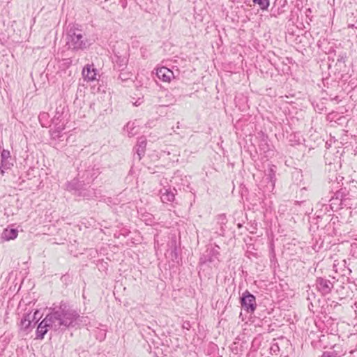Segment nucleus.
Returning a JSON list of instances; mask_svg holds the SVG:
<instances>
[{
  "instance_id": "15",
  "label": "nucleus",
  "mask_w": 357,
  "mask_h": 357,
  "mask_svg": "<svg viewBox=\"0 0 357 357\" xmlns=\"http://www.w3.org/2000/svg\"><path fill=\"white\" fill-rule=\"evenodd\" d=\"M167 245L169 248L167 250L166 255H169L173 261L176 260L178 258V252L176 238H172Z\"/></svg>"
},
{
  "instance_id": "7",
  "label": "nucleus",
  "mask_w": 357,
  "mask_h": 357,
  "mask_svg": "<svg viewBox=\"0 0 357 357\" xmlns=\"http://www.w3.org/2000/svg\"><path fill=\"white\" fill-rule=\"evenodd\" d=\"M85 182H82V179L79 178L77 174V177L69 181L66 184L67 190L69 191L77 192L79 196L91 199L96 197V192L93 189H86Z\"/></svg>"
},
{
  "instance_id": "20",
  "label": "nucleus",
  "mask_w": 357,
  "mask_h": 357,
  "mask_svg": "<svg viewBox=\"0 0 357 357\" xmlns=\"http://www.w3.org/2000/svg\"><path fill=\"white\" fill-rule=\"evenodd\" d=\"M10 157V153L8 150L3 149L1 153V165L3 169H8L10 168L11 164L8 162V159Z\"/></svg>"
},
{
  "instance_id": "55",
  "label": "nucleus",
  "mask_w": 357,
  "mask_h": 357,
  "mask_svg": "<svg viewBox=\"0 0 357 357\" xmlns=\"http://www.w3.org/2000/svg\"><path fill=\"white\" fill-rule=\"evenodd\" d=\"M349 182H350V180L347 181L346 183H347V184H349Z\"/></svg>"
},
{
  "instance_id": "23",
  "label": "nucleus",
  "mask_w": 357,
  "mask_h": 357,
  "mask_svg": "<svg viewBox=\"0 0 357 357\" xmlns=\"http://www.w3.org/2000/svg\"><path fill=\"white\" fill-rule=\"evenodd\" d=\"M64 107L60 105L59 107H56L55 115L52 119V122H56L58 121H63V112H64Z\"/></svg>"
},
{
  "instance_id": "24",
  "label": "nucleus",
  "mask_w": 357,
  "mask_h": 357,
  "mask_svg": "<svg viewBox=\"0 0 357 357\" xmlns=\"http://www.w3.org/2000/svg\"><path fill=\"white\" fill-rule=\"evenodd\" d=\"M114 63L115 66L118 67L119 69L123 68V67L127 65V59L126 57H121L117 55L114 56Z\"/></svg>"
},
{
  "instance_id": "35",
  "label": "nucleus",
  "mask_w": 357,
  "mask_h": 357,
  "mask_svg": "<svg viewBox=\"0 0 357 357\" xmlns=\"http://www.w3.org/2000/svg\"><path fill=\"white\" fill-rule=\"evenodd\" d=\"M182 327H183V328L189 331L190 328H191V324L189 321H185L183 322Z\"/></svg>"
},
{
  "instance_id": "10",
  "label": "nucleus",
  "mask_w": 357,
  "mask_h": 357,
  "mask_svg": "<svg viewBox=\"0 0 357 357\" xmlns=\"http://www.w3.org/2000/svg\"><path fill=\"white\" fill-rule=\"evenodd\" d=\"M241 305L242 308L248 313L252 314L257 308L255 296L248 290H245L241 296Z\"/></svg>"
},
{
  "instance_id": "14",
  "label": "nucleus",
  "mask_w": 357,
  "mask_h": 357,
  "mask_svg": "<svg viewBox=\"0 0 357 357\" xmlns=\"http://www.w3.org/2000/svg\"><path fill=\"white\" fill-rule=\"evenodd\" d=\"M156 75L158 77V79L164 82H169L171 79L174 77L173 72L166 67H161L157 68Z\"/></svg>"
},
{
  "instance_id": "41",
  "label": "nucleus",
  "mask_w": 357,
  "mask_h": 357,
  "mask_svg": "<svg viewBox=\"0 0 357 357\" xmlns=\"http://www.w3.org/2000/svg\"><path fill=\"white\" fill-rule=\"evenodd\" d=\"M343 110H344L343 107H339L338 108H336V113L343 114L344 113Z\"/></svg>"
},
{
  "instance_id": "43",
  "label": "nucleus",
  "mask_w": 357,
  "mask_h": 357,
  "mask_svg": "<svg viewBox=\"0 0 357 357\" xmlns=\"http://www.w3.org/2000/svg\"><path fill=\"white\" fill-rule=\"evenodd\" d=\"M332 356L330 354L329 352H324L323 354V356L321 357H331Z\"/></svg>"
},
{
  "instance_id": "26",
  "label": "nucleus",
  "mask_w": 357,
  "mask_h": 357,
  "mask_svg": "<svg viewBox=\"0 0 357 357\" xmlns=\"http://www.w3.org/2000/svg\"><path fill=\"white\" fill-rule=\"evenodd\" d=\"M273 167H275V166H270L268 167V169H267V171H266V173H265V175L267 177L266 178L269 180V181H271V183H274L275 182V170L273 169Z\"/></svg>"
},
{
  "instance_id": "59",
  "label": "nucleus",
  "mask_w": 357,
  "mask_h": 357,
  "mask_svg": "<svg viewBox=\"0 0 357 357\" xmlns=\"http://www.w3.org/2000/svg\"><path fill=\"white\" fill-rule=\"evenodd\" d=\"M356 36H357V32L356 33Z\"/></svg>"
},
{
  "instance_id": "52",
  "label": "nucleus",
  "mask_w": 357,
  "mask_h": 357,
  "mask_svg": "<svg viewBox=\"0 0 357 357\" xmlns=\"http://www.w3.org/2000/svg\"><path fill=\"white\" fill-rule=\"evenodd\" d=\"M354 312H355V314H356V317H357V308H356Z\"/></svg>"
},
{
  "instance_id": "39",
  "label": "nucleus",
  "mask_w": 357,
  "mask_h": 357,
  "mask_svg": "<svg viewBox=\"0 0 357 357\" xmlns=\"http://www.w3.org/2000/svg\"><path fill=\"white\" fill-rule=\"evenodd\" d=\"M334 117H335V115L333 114V113H329L327 115V120L332 122L333 121Z\"/></svg>"
},
{
  "instance_id": "49",
  "label": "nucleus",
  "mask_w": 357,
  "mask_h": 357,
  "mask_svg": "<svg viewBox=\"0 0 357 357\" xmlns=\"http://www.w3.org/2000/svg\"><path fill=\"white\" fill-rule=\"evenodd\" d=\"M305 190H306L305 188H303L302 189H301V192L305 191Z\"/></svg>"
},
{
  "instance_id": "57",
  "label": "nucleus",
  "mask_w": 357,
  "mask_h": 357,
  "mask_svg": "<svg viewBox=\"0 0 357 357\" xmlns=\"http://www.w3.org/2000/svg\"><path fill=\"white\" fill-rule=\"evenodd\" d=\"M328 68H331V64H328Z\"/></svg>"
},
{
  "instance_id": "1",
  "label": "nucleus",
  "mask_w": 357,
  "mask_h": 357,
  "mask_svg": "<svg viewBox=\"0 0 357 357\" xmlns=\"http://www.w3.org/2000/svg\"><path fill=\"white\" fill-rule=\"evenodd\" d=\"M86 317L80 316L75 310L61 304L54 308L39 323L36 329V339L43 340L49 330L65 331L86 323Z\"/></svg>"
},
{
  "instance_id": "8",
  "label": "nucleus",
  "mask_w": 357,
  "mask_h": 357,
  "mask_svg": "<svg viewBox=\"0 0 357 357\" xmlns=\"http://www.w3.org/2000/svg\"><path fill=\"white\" fill-rule=\"evenodd\" d=\"M346 59V54H340L337 61L336 62V70H339V73H341V77H340V81L338 82L336 90L339 87H341L342 90H347L349 88V91H351L353 89L352 86H349V83L347 84L345 89L343 87V85L346 84L345 82L347 80V78L350 77V76L348 75L349 67L344 64Z\"/></svg>"
},
{
  "instance_id": "32",
  "label": "nucleus",
  "mask_w": 357,
  "mask_h": 357,
  "mask_svg": "<svg viewBox=\"0 0 357 357\" xmlns=\"http://www.w3.org/2000/svg\"><path fill=\"white\" fill-rule=\"evenodd\" d=\"M348 122V119L347 117L344 116H341L338 118H336V124L338 126H341V127L343 126L344 124H347Z\"/></svg>"
},
{
  "instance_id": "21",
  "label": "nucleus",
  "mask_w": 357,
  "mask_h": 357,
  "mask_svg": "<svg viewBox=\"0 0 357 357\" xmlns=\"http://www.w3.org/2000/svg\"><path fill=\"white\" fill-rule=\"evenodd\" d=\"M161 192V200L164 203L172 202L174 200L175 195L174 192L170 189L165 190V192Z\"/></svg>"
},
{
  "instance_id": "40",
  "label": "nucleus",
  "mask_w": 357,
  "mask_h": 357,
  "mask_svg": "<svg viewBox=\"0 0 357 357\" xmlns=\"http://www.w3.org/2000/svg\"><path fill=\"white\" fill-rule=\"evenodd\" d=\"M325 146H326V149H330V148L331 147V146H332V139H331L329 142H328V141H327V142H326Z\"/></svg>"
},
{
  "instance_id": "47",
  "label": "nucleus",
  "mask_w": 357,
  "mask_h": 357,
  "mask_svg": "<svg viewBox=\"0 0 357 357\" xmlns=\"http://www.w3.org/2000/svg\"><path fill=\"white\" fill-rule=\"evenodd\" d=\"M2 169H3V167H2V165H0V171H1V174H3L4 171H3Z\"/></svg>"
},
{
  "instance_id": "56",
  "label": "nucleus",
  "mask_w": 357,
  "mask_h": 357,
  "mask_svg": "<svg viewBox=\"0 0 357 357\" xmlns=\"http://www.w3.org/2000/svg\"><path fill=\"white\" fill-rule=\"evenodd\" d=\"M354 351L351 350L349 353H350V354H352V353H354Z\"/></svg>"
},
{
  "instance_id": "42",
  "label": "nucleus",
  "mask_w": 357,
  "mask_h": 357,
  "mask_svg": "<svg viewBox=\"0 0 357 357\" xmlns=\"http://www.w3.org/2000/svg\"><path fill=\"white\" fill-rule=\"evenodd\" d=\"M332 204H333L332 203H331V204H330L329 205L324 204V206H325V210H326V211H329L328 210V206H329V207H330V209H331V211H333V206H332Z\"/></svg>"
},
{
  "instance_id": "58",
  "label": "nucleus",
  "mask_w": 357,
  "mask_h": 357,
  "mask_svg": "<svg viewBox=\"0 0 357 357\" xmlns=\"http://www.w3.org/2000/svg\"><path fill=\"white\" fill-rule=\"evenodd\" d=\"M168 105H161L162 107L167 106Z\"/></svg>"
},
{
  "instance_id": "4",
  "label": "nucleus",
  "mask_w": 357,
  "mask_h": 357,
  "mask_svg": "<svg viewBox=\"0 0 357 357\" xmlns=\"http://www.w3.org/2000/svg\"><path fill=\"white\" fill-rule=\"evenodd\" d=\"M351 270L349 268L343 269L342 274V280L336 279V300L351 299L353 291L350 287L349 278Z\"/></svg>"
},
{
  "instance_id": "34",
  "label": "nucleus",
  "mask_w": 357,
  "mask_h": 357,
  "mask_svg": "<svg viewBox=\"0 0 357 357\" xmlns=\"http://www.w3.org/2000/svg\"><path fill=\"white\" fill-rule=\"evenodd\" d=\"M271 354H275L280 351L279 346L277 343L273 344L270 348Z\"/></svg>"
},
{
  "instance_id": "46",
  "label": "nucleus",
  "mask_w": 357,
  "mask_h": 357,
  "mask_svg": "<svg viewBox=\"0 0 357 357\" xmlns=\"http://www.w3.org/2000/svg\"><path fill=\"white\" fill-rule=\"evenodd\" d=\"M334 199V195H331V196L329 198L328 202H331Z\"/></svg>"
},
{
  "instance_id": "18",
  "label": "nucleus",
  "mask_w": 357,
  "mask_h": 357,
  "mask_svg": "<svg viewBox=\"0 0 357 357\" xmlns=\"http://www.w3.org/2000/svg\"><path fill=\"white\" fill-rule=\"evenodd\" d=\"M18 234V230L17 229H4L1 234V238L3 241H8L13 240L17 238Z\"/></svg>"
},
{
  "instance_id": "44",
  "label": "nucleus",
  "mask_w": 357,
  "mask_h": 357,
  "mask_svg": "<svg viewBox=\"0 0 357 357\" xmlns=\"http://www.w3.org/2000/svg\"><path fill=\"white\" fill-rule=\"evenodd\" d=\"M350 27H351V28L355 27L357 29V26L354 24H350V23L348 24V28H350Z\"/></svg>"
},
{
  "instance_id": "11",
  "label": "nucleus",
  "mask_w": 357,
  "mask_h": 357,
  "mask_svg": "<svg viewBox=\"0 0 357 357\" xmlns=\"http://www.w3.org/2000/svg\"><path fill=\"white\" fill-rule=\"evenodd\" d=\"M354 301L351 299L336 300V314L345 317L352 314Z\"/></svg>"
},
{
  "instance_id": "9",
  "label": "nucleus",
  "mask_w": 357,
  "mask_h": 357,
  "mask_svg": "<svg viewBox=\"0 0 357 357\" xmlns=\"http://www.w3.org/2000/svg\"><path fill=\"white\" fill-rule=\"evenodd\" d=\"M220 247L218 245H208L206 250L202 253L199 259V263L201 264L207 263H213L215 261H219L220 256Z\"/></svg>"
},
{
  "instance_id": "33",
  "label": "nucleus",
  "mask_w": 357,
  "mask_h": 357,
  "mask_svg": "<svg viewBox=\"0 0 357 357\" xmlns=\"http://www.w3.org/2000/svg\"><path fill=\"white\" fill-rule=\"evenodd\" d=\"M50 135L52 136V138L53 139H57L61 137V133L58 132L56 130H54V128H52L50 130Z\"/></svg>"
},
{
  "instance_id": "37",
  "label": "nucleus",
  "mask_w": 357,
  "mask_h": 357,
  "mask_svg": "<svg viewBox=\"0 0 357 357\" xmlns=\"http://www.w3.org/2000/svg\"><path fill=\"white\" fill-rule=\"evenodd\" d=\"M338 215H340V219L341 220H339V216L337 215H336L335 218L337 219V222H347L346 218H343L342 217V213H338Z\"/></svg>"
},
{
  "instance_id": "22",
  "label": "nucleus",
  "mask_w": 357,
  "mask_h": 357,
  "mask_svg": "<svg viewBox=\"0 0 357 357\" xmlns=\"http://www.w3.org/2000/svg\"><path fill=\"white\" fill-rule=\"evenodd\" d=\"M38 120L43 127H50L52 126V119L50 120V115L48 113H40L38 116Z\"/></svg>"
},
{
  "instance_id": "60",
  "label": "nucleus",
  "mask_w": 357,
  "mask_h": 357,
  "mask_svg": "<svg viewBox=\"0 0 357 357\" xmlns=\"http://www.w3.org/2000/svg\"><path fill=\"white\" fill-rule=\"evenodd\" d=\"M335 1V0H333V2Z\"/></svg>"
},
{
  "instance_id": "36",
  "label": "nucleus",
  "mask_w": 357,
  "mask_h": 357,
  "mask_svg": "<svg viewBox=\"0 0 357 357\" xmlns=\"http://www.w3.org/2000/svg\"><path fill=\"white\" fill-rule=\"evenodd\" d=\"M39 314H40L39 311L36 310V311L34 312V314H33V315H31V319L32 318V319H31V320L32 321V323H34V322H35V321H34L35 320H36V319H39V318H38V315H39Z\"/></svg>"
},
{
  "instance_id": "27",
  "label": "nucleus",
  "mask_w": 357,
  "mask_h": 357,
  "mask_svg": "<svg viewBox=\"0 0 357 357\" xmlns=\"http://www.w3.org/2000/svg\"><path fill=\"white\" fill-rule=\"evenodd\" d=\"M135 128V123L128 122L125 126L124 130L127 131L128 137H131L136 135V132L134 130Z\"/></svg>"
},
{
  "instance_id": "16",
  "label": "nucleus",
  "mask_w": 357,
  "mask_h": 357,
  "mask_svg": "<svg viewBox=\"0 0 357 357\" xmlns=\"http://www.w3.org/2000/svg\"><path fill=\"white\" fill-rule=\"evenodd\" d=\"M146 146V139L145 137H140L136 145V153L138 157V160H140L144 155Z\"/></svg>"
},
{
  "instance_id": "53",
  "label": "nucleus",
  "mask_w": 357,
  "mask_h": 357,
  "mask_svg": "<svg viewBox=\"0 0 357 357\" xmlns=\"http://www.w3.org/2000/svg\"><path fill=\"white\" fill-rule=\"evenodd\" d=\"M340 130L341 132H344V130L342 128H341Z\"/></svg>"
},
{
  "instance_id": "12",
  "label": "nucleus",
  "mask_w": 357,
  "mask_h": 357,
  "mask_svg": "<svg viewBox=\"0 0 357 357\" xmlns=\"http://www.w3.org/2000/svg\"><path fill=\"white\" fill-rule=\"evenodd\" d=\"M82 75L86 81H94L96 79L98 70L93 64H87L83 68Z\"/></svg>"
},
{
  "instance_id": "38",
  "label": "nucleus",
  "mask_w": 357,
  "mask_h": 357,
  "mask_svg": "<svg viewBox=\"0 0 357 357\" xmlns=\"http://www.w3.org/2000/svg\"><path fill=\"white\" fill-rule=\"evenodd\" d=\"M119 3L121 4V7L125 9L127 7L128 2L127 0H119Z\"/></svg>"
},
{
  "instance_id": "2",
  "label": "nucleus",
  "mask_w": 357,
  "mask_h": 357,
  "mask_svg": "<svg viewBox=\"0 0 357 357\" xmlns=\"http://www.w3.org/2000/svg\"><path fill=\"white\" fill-rule=\"evenodd\" d=\"M67 44L75 51L84 50L91 45L84 31L77 24H70L67 27Z\"/></svg>"
},
{
  "instance_id": "6",
  "label": "nucleus",
  "mask_w": 357,
  "mask_h": 357,
  "mask_svg": "<svg viewBox=\"0 0 357 357\" xmlns=\"http://www.w3.org/2000/svg\"><path fill=\"white\" fill-rule=\"evenodd\" d=\"M341 178L339 180L337 177H336V188H338L340 187V189L336 190V200L340 199V205L341 206V208H340L343 209V206H346L345 210L343 211V213L348 215L351 213V207L349 206L351 204L349 203L350 199L348 197L349 195V190L347 189L346 186L344 185L343 180L344 178L343 176H340Z\"/></svg>"
},
{
  "instance_id": "31",
  "label": "nucleus",
  "mask_w": 357,
  "mask_h": 357,
  "mask_svg": "<svg viewBox=\"0 0 357 357\" xmlns=\"http://www.w3.org/2000/svg\"><path fill=\"white\" fill-rule=\"evenodd\" d=\"M333 153L331 151H327L324 155V160L326 165L331 166L333 163Z\"/></svg>"
},
{
  "instance_id": "45",
  "label": "nucleus",
  "mask_w": 357,
  "mask_h": 357,
  "mask_svg": "<svg viewBox=\"0 0 357 357\" xmlns=\"http://www.w3.org/2000/svg\"><path fill=\"white\" fill-rule=\"evenodd\" d=\"M339 97H340V96H336V98H335L336 102H337V103H339L340 102L342 101V100H339Z\"/></svg>"
},
{
  "instance_id": "19",
  "label": "nucleus",
  "mask_w": 357,
  "mask_h": 357,
  "mask_svg": "<svg viewBox=\"0 0 357 357\" xmlns=\"http://www.w3.org/2000/svg\"><path fill=\"white\" fill-rule=\"evenodd\" d=\"M120 73L119 75V79L122 81V82H133V74L124 68L119 69Z\"/></svg>"
},
{
  "instance_id": "54",
  "label": "nucleus",
  "mask_w": 357,
  "mask_h": 357,
  "mask_svg": "<svg viewBox=\"0 0 357 357\" xmlns=\"http://www.w3.org/2000/svg\"><path fill=\"white\" fill-rule=\"evenodd\" d=\"M321 200H323V201H324V202H326V201H327L326 199H324V198H321Z\"/></svg>"
},
{
  "instance_id": "13",
  "label": "nucleus",
  "mask_w": 357,
  "mask_h": 357,
  "mask_svg": "<svg viewBox=\"0 0 357 357\" xmlns=\"http://www.w3.org/2000/svg\"><path fill=\"white\" fill-rule=\"evenodd\" d=\"M317 287L323 294H329L333 287V284L328 280L319 278L317 280Z\"/></svg>"
},
{
  "instance_id": "51",
  "label": "nucleus",
  "mask_w": 357,
  "mask_h": 357,
  "mask_svg": "<svg viewBox=\"0 0 357 357\" xmlns=\"http://www.w3.org/2000/svg\"><path fill=\"white\" fill-rule=\"evenodd\" d=\"M241 227H242V225H241V224H240V223H239V224H238V228H241Z\"/></svg>"
},
{
  "instance_id": "29",
  "label": "nucleus",
  "mask_w": 357,
  "mask_h": 357,
  "mask_svg": "<svg viewBox=\"0 0 357 357\" xmlns=\"http://www.w3.org/2000/svg\"><path fill=\"white\" fill-rule=\"evenodd\" d=\"M255 4H257L261 10H266L269 6V0H252Z\"/></svg>"
},
{
  "instance_id": "28",
  "label": "nucleus",
  "mask_w": 357,
  "mask_h": 357,
  "mask_svg": "<svg viewBox=\"0 0 357 357\" xmlns=\"http://www.w3.org/2000/svg\"><path fill=\"white\" fill-rule=\"evenodd\" d=\"M346 261L345 259H341V261L340 262H338L336 264V273H339V270L340 271V280H342V271H343V269L344 268H348L347 267H346Z\"/></svg>"
},
{
  "instance_id": "17",
  "label": "nucleus",
  "mask_w": 357,
  "mask_h": 357,
  "mask_svg": "<svg viewBox=\"0 0 357 357\" xmlns=\"http://www.w3.org/2000/svg\"><path fill=\"white\" fill-rule=\"evenodd\" d=\"M31 314H24L23 317L21 319L20 321V328L23 331H27L30 328H33L36 325V324L38 322V320L36 321L32 325V321L31 320Z\"/></svg>"
},
{
  "instance_id": "3",
  "label": "nucleus",
  "mask_w": 357,
  "mask_h": 357,
  "mask_svg": "<svg viewBox=\"0 0 357 357\" xmlns=\"http://www.w3.org/2000/svg\"><path fill=\"white\" fill-rule=\"evenodd\" d=\"M100 165L93 161L87 160L82 161L77 167V174L82 182H85L87 185L91 183L100 174Z\"/></svg>"
},
{
  "instance_id": "50",
  "label": "nucleus",
  "mask_w": 357,
  "mask_h": 357,
  "mask_svg": "<svg viewBox=\"0 0 357 357\" xmlns=\"http://www.w3.org/2000/svg\"><path fill=\"white\" fill-rule=\"evenodd\" d=\"M135 104V105H140V102H138V101H137Z\"/></svg>"
},
{
  "instance_id": "48",
  "label": "nucleus",
  "mask_w": 357,
  "mask_h": 357,
  "mask_svg": "<svg viewBox=\"0 0 357 357\" xmlns=\"http://www.w3.org/2000/svg\"><path fill=\"white\" fill-rule=\"evenodd\" d=\"M264 145L267 146V151H268V150H269L268 144H267V142H265Z\"/></svg>"
},
{
  "instance_id": "5",
  "label": "nucleus",
  "mask_w": 357,
  "mask_h": 357,
  "mask_svg": "<svg viewBox=\"0 0 357 357\" xmlns=\"http://www.w3.org/2000/svg\"><path fill=\"white\" fill-rule=\"evenodd\" d=\"M336 328V335L337 336V340H336V347L342 342V345L340 346V350L336 349V357H342L346 354L348 349L347 341L351 335L350 333V325L345 324L343 321L341 324H338Z\"/></svg>"
},
{
  "instance_id": "30",
  "label": "nucleus",
  "mask_w": 357,
  "mask_h": 357,
  "mask_svg": "<svg viewBox=\"0 0 357 357\" xmlns=\"http://www.w3.org/2000/svg\"><path fill=\"white\" fill-rule=\"evenodd\" d=\"M65 121H58L56 122H52V124L54 126V129L56 130L58 132L62 133L63 130L65 128Z\"/></svg>"
},
{
  "instance_id": "25",
  "label": "nucleus",
  "mask_w": 357,
  "mask_h": 357,
  "mask_svg": "<svg viewBox=\"0 0 357 357\" xmlns=\"http://www.w3.org/2000/svg\"><path fill=\"white\" fill-rule=\"evenodd\" d=\"M218 220V224L220 226V232L219 233L220 235L223 236L225 229L223 228V226L226 225L227 220L226 215L225 214H220L218 215L217 217Z\"/></svg>"
}]
</instances>
